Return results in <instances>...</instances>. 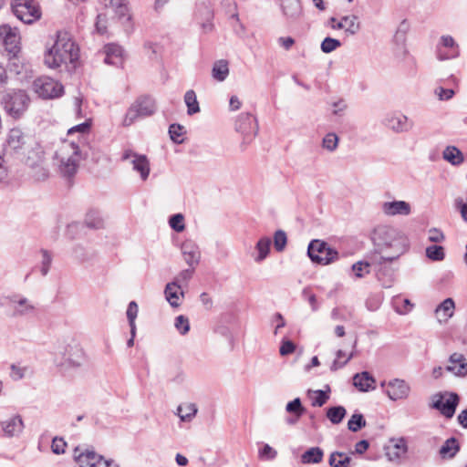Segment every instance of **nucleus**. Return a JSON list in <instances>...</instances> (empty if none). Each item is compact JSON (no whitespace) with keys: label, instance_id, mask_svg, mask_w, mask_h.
Wrapping results in <instances>:
<instances>
[{"label":"nucleus","instance_id":"nucleus-6","mask_svg":"<svg viewBox=\"0 0 467 467\" xmlns=\"http://www.w3.org/2000/svg\"><path fill=\"white\" fill-rule=\"evenodd\" d=\"M307 255L313 263L320 265H327L338 259V252L327 242L318 239L309 243Z\"/></svg>","mask_w":467,"mask_h":467},{"label":"nucleus","instance_id":"nucleus-64","mask_svg":"<svg viewBox=\"0 0 467 467\" xmlns=\"http://www.w3.org/2000/svg\"><path fill=\"white\" fill-rule=\"evenodd\" d=\"M435 93L441 100H448L454 95V91L451 88H444L441 87L436 88Z\"/></svg>","mask_w":467,"mask_h":467},{"label":"nucleus","instance_id":"nucleus-29","mask_svg":"<svg viewBox=\"0 0 467 467\" xmlns=\"http://www.w3.org/2000/svg\"><path fill=\"white\" fill-rule=\"evenodd\" d=\"M460 451V444L455 437H451L445 441L440 448L439 454L442 459H451Z\"/></svg>","mask_w":467,"mask_h":467},{"label":"nucleus","instance_id":"nucleus-34","mask_svg":"<svg viewBox=\"0 0 467 467\" xmlns=\"http://www.w3.org/2000/svg\"><path fill=\"white\" fill-rule=\"evenodd\" d=\"M441 45L444 47H450L452 48L451 54H442L441 49H438V57L441 60L453 58L458 56V46L456 45L454 39L451 36H442L441 38Z\"/></svg>","mask_w":467,"mask_h":467},{"label":"nucleus","instance_id":"nucleus-38","mask_svg":"<svg viewBox=\"0 0 467 467\" xmlns=\"http://www.w3.org/2000/svg\"><path fill=\"white\" fill-rule=\"evenodd\" d=\"M347 414L343 406H333L327 410V418L332 424H339Z\"/></svg>","mask_w":467,"mask_h":467},{"label":"nucleus","instance_id":"nucleus-17","mask_svg":"<svg viewBox=\"0 0 467 467\" xmlns=\"http://www.w3.org/2000/svg\"><path fill=\"white\" fill-rule=\"evenodd\" d=\"M194 18L204 33L213 31V11L209 6L205 5L199 6L194 14Z\"/></svg>","mask_w":467,"mask_h":467},{"label":"nucleus","instance_id":"nucleus-26","mask_svg":"<svg viewBox=\"0 0 467 467\" xmlns=\"http://www.w3.org/2000/svg\"><path fill=\"white\" fill-rule=\"evenodd\" d=\"M383 212L388 215H408L410 213V206L404 201L386 202L383 203Z\"/></svg>","mask_w":467,"mask_h":467},{"label":"nucleus","instance_id":"nucleus-56","mask_svg":"<svg viewBox=\"0 0 467 467\" xmlns=\"http://www.w3.org/2000/svg\"><path fill=\"white\" fill-rule=\"evenodd\" d=\"M276 455L277 451L269 444H265L263 448L259 450V457L263 460L271 461L274 460Z\"/></svg>","mask_w":467,"mask_h":467},{"label":"nucleus","instance_id":"nucleus-22","mask_svg":"<svg viewBox=\"0 0 467 467\" xmlns=\"http://www.w3.org/2000/svg\"><path fill=\"white\" fill-rule=\"evenodd\" d=\"M106 57L104 62L109 65H121L124 49L121 46L110 43L105 46Z\"/></svg>","mask_w":467,"mask_h":467},{"label":"nucleus","instance_id":"nucleus-25","mask_svg":"<svg viewBox=\"0 0 467 467\" xmlns=\"http://www.w3.org/2000/svg\"><path fill=\"white\" fill-rule=\"evenodd\" d=\"M1 426L6 436L13 437L22 432L24 422L19 415H16L7 420L2 421Z\"/></svg>","mask_w":467,"mask_h":467},{"label":"nucleus","instance_id":"nucleus-36","mask_svg":"<svg viewBox=\"0 0 467 467\" xmlns=\"http://www.w3.org/2000/svg\"><path fill=\"white\" fill-rule=\"evenodd\" d=\"M213 78L218 81H223L229 75L228 61L225 59L217 60L213 67Z\"/></svg>","mask_w":467,"mask_h":467},{"label":"nucleus","instance_id":"nucleus-50","mask_svg":"<svg viewBox=\"0 0 467 467\" xmlns=\"http://www.w3.org/2000/svg\"><path fill=\"white\" fill-rule=\"evenodd\" d=\"M114 12L118 17V19L123 24H130L131 22V15L129 11L128 2L121 5L120 7L114 9Z\"/></svg>","mask_w":467,"mask_h":467},{"label":"nucleus","instance_id":"nucleus-1","mask_svg":"<svg viewBox=\"0 0 467 467\" xmlns=\"http://www.w3.org/2000/svg\"><path fill=\"white\" fill-rule=\"evenodd\" d=\"M371 241L374 244L375 254L379 256H372L371 263L383 265L397 260L403 254L409 246L407 237L394 227L389 225H378L371 233Z\"/></svg>","mask_w":467,"mask_h":467},{"label":"nucleus","instance_id":"nucleus-58","mask_svg":"<svg viewBox=\"0 0 467 467\" xmlns=\"http://www.w3.org/2000/svg\"><path fill=\"white\" fill-rule=\"evenodd\" d=\"M67 442L63 438L55 437L52 441L51 449L55 454H62L65 452Z\"/></svg>","mask_w":467,"mask_h":467},{"label":"nucleus","instance_id":"nucleus-10","mask_svg":"<svg viewBox=\"0 0 467 467\" xmlns=\"http://www.w3.org/2000/svg\"><path fill=\"white\" fill-rule=\"evenodd\" d=\"M61 354L62 360L57 364V366L61 368H79L85 361V353L82 348L77 343L67 345Z\"/></svg>","mask_w":467,"mask_h":467},{"label":"nucleus","instance_id":"nucleus-54","mask_svg":"<svg viewBox=\"0 0 467 467\" xmlns=\"http://www.w3.org/2000/svg\"><path fill=\"white\" fill-rule=\"evenodd\" d=\"M40 253L42 254V262H41V274L45 276L47 275L51 264H52V255L49 251L46 249H41Z\"/></svg>","mask_w":467,"mask_h":467},{"label":"nucleus","instance_id":"nucleus-20","mask_svg":"<svg viewBox=\"0 0 467 467\" xmlns=\"http://www.w3.org/2000/svg\"><path fill=\"white\" fill-rule=\"evenodd\" d=\"M386 455L389 460H398L404 457L408 451L407 441L405 438L398 440L391 439L389 444L385 447Z\"/></svg>","mask_w":467,"mask_h":467},{"label":"nucleus","instance_id":"nucleus-37","mask_svg":"<svg viewBox=\"0 0 467 467\" xmlns=\"http://www.w3.org/2000/svg\"><path fill=\"white\" fill-rule=\"evenodd\" d=\"M329 465L331 467H349L351 458L341 451H334L329 457Z\"/></svg>","mask_w":467,"mask_h":467},{"label":"nucleus","instance_id":"nucleus-12","mask_svg":"<svg viewBox=\"0 0 467 467\" xmlns=\"http://www.w3.org/2000/svg\"><path fill=\"white\" fill-rule=\"evenodd\" d=\"M381 387H386L385 393L391 400L406 399L410 391L409 384L400 379H394L388 383L381 382Z\"/></svg>","mask_w":467,"mask_h":467},{"label":"nucleus","instance_id":"nucleus-27","mask_svg":"<svg viewBox=\"0 0 467 467\" xmlns=\"http://www.w3.org/2000/svg\"><path fill=\"white\" fill-rule=\"evenodd\" d=\"M455 305L451 298L444 299L435 309L437 319L440 323L447 322L453 315Z\"/></svg>","mask_w":467,"mask_h":467},{"label":"nucleus","instance_id":"nucleus-53","mask_svg":"<svg viewBox=\"0 0 467 467\" xmlns=\"http://www.w3.org/2000/svg\"><path fill=\"white\" fill-rule=\"evenodd\" d=\"M174 326L181 335H186L190 330L189 319L182 315L175 318Z\"/></svg>","mask_w":467,"mask_h":467},{"label":"nucleus","instance_id":"nucleus-21","mask_svg":"<svg viewBox=\"0 0 467 467\" xmlns=\"http://www.w3.org/2000/svg\"><path fill=\"white\" fill-rule=\"evenodd\" d=\"M450 363L446 367V370L452 372L454 375L459 377H464L467 375V362L464 356L461 353H453L450 356Z\"/></svg>","mask_w":467,"mask_h":467},{"label":"nucleus","instance_id":"nucleus-4","mask_svg":"<svg viewBox=\"0 0 467 467\" xmlns=\"http://www.w3.org/2000/svg\"><path fill=\"white\" fill-rule=\"evenodd\" d=\"M10 7L14 16L27 25L42 17V9L37 0H11Z\"/></svg>","mask_w":467,"mask_h":467},{"label":"nucleus","instance_id":"nucleus-30","mask_svg":"<svg viewBox=\"0 0 467 467\" xmlns=\"http://www.w3.org/2000/svg\"><path fill=\"white\" fill-rule=\"evenodd\" d=\"M133 170L140 172L142 181H146L150 174V161L146 155H136L132 160Z\"/></svg>","mask_w":467,"mask_h":467},{"label":"nucleus","instance_id":"nucleus-11","mask_svg":"<svg viewBox=\"0 0 467 467\" xmlns=\"http://www.w3.org/2000/svg\"><path fill=\"white\" fill-rule=\"evenodd\" d=\"M449 398L444 401V395L437 393L433 396L431 407L439 410L444 417L451 419L455 414L457 406L460 402V397L455 392H446Z\"/></svg>","mask_w":467,"mask_h":467},{"label":"nucleus","instance_id":"nucleus-39","mask_svg":"<svg viewBox=\"0 0 467 467\" xmlns=\"http://www.w3.org/2000/svg\"><path fill=\"white\" fill-rule=\"evenodd\" d=\"M7 69L9 72L16 75H20L24 70L25 64L19 57V54L7 55Z\"/></svg>","mask_w":467,"mask_h":467},{"label":"nucleus","instance_id":"nucleus-19","mask_svg":"<svg viewBox=\"0 0 467 467\" xmlns=\"http://www.w3.org/2000/svg\"><path fill=\"white\" fill-rule=\"evenodd\" d=\"M5 300L16 305L12 314L13 317H22L35 309L34 306L30 305L26 297L16 294L5 296Z\"/></svg>","mask_w":467,"mask_h":467},{"label":"nucleus","instance_id":"nucleus-24","mask_svg":"<svg viewBox=\"0 0 467 467\" xmlns=\"http://www.w3.org/2000/svg\"><path fill=\"white\" fill-rule=\"evenodd\" d=\"M374 383H375V379L368 371L357 373L353 377V385L362 392H367L370 389H375V386H373Z\"/></svg>","mask_w":467,"mask_h":467},{"label":"nucleus","instance_id":"nucleus-63","mask_svg":"<svg viewBox=\"0 0 467 467\" xmlns=\"http://www.w3.org/2000/svg\"><path fill=\"white\" fill-rule=\"evenodd\" d=\"M91 124L89 121H85L83 123H80L78 125H76L72 128H70L67 131L68 134H72L74 132H80L82 134L88 133L90 130Z\"/></svg>","mask_w":467,"mask_h":467},{"label":"nucleus","instance_id":"nucleus-49","mask_svg":"<svg viewBox=\"0 0 467 467\" xmlns=\"http://www.w3.org/2000/svg\"><path fill=\"white\" fill-rule=\"evenodd\" d=\"M341 47V42L338 39L327 36L321 43L320 48L323 53L328 54Z\"/></svg>","mask_w":467,"mask_h":467},{"label":"nucleus","instance_id":"nucleus-13","mask_svg":"<svg viewBox=\"0 0 467 467\" xmlns=\"http://www.w3.org/2000/svg\"><path fill=\"white\" fill-rule=\"evenodd\" d=\"M73 149V154L66 160H61L59 165V171L61 175L66 178L69 183L72 182V179L78 169V155L80 153L79 148L74 142L71 143Z\"/></svg>","mask_w":467,"mask_h":467},{"label":"nucleus","instance_id":"nucleus-42","mask_svg":"<svg viewBox=\"0 0 467 467\" xmlns=\"http://www.w3.org/2000/svg\"><path fill=\"white\" fill-rule=\"evenodd\" d=\"M197 413V408L194 403H188L185 406L177 408V415L182 421H190Z\"/></svg>","mask_w":467,"mask_h":467},{"label":"nucleus","instance_id":"nucleus-5","mask_svg":"<svg viewBox=\"0 0 467 467\" xmlns=\"http://www.w3.org/2000/svg\"><path fill=\"white\" fill-rule=\"evenodd\" d=\"M156 103L152 97L143 95L139 97L129 108L123 119V126H130L137 119L145 118L154 114Z\"/></svg>","mask_w":467,"mask_h":467},{"label":"nucleus","instance_id":"nucleus-18","mask_svg":"<svg viewBox=\"0 0 467 467\" xmlns=\"http://www.w3.org/2000/svg\"><path fill=\"white\" fill-rule=\"evenodd\" d=\"M384 123L395 132H405L412 128V123L402 114L389 115L386 117Z\"/></svg>","mask_w":467,"mask_h":467},{"label":"nucleus","instance_id":"nucleus-23","mask_svg":"<svg viewBox=\"0 0 467 467\" xmlns=\"http://www.w3.org/2000/svg\"><path fill=\"white\" fill-rule=\"evenodd\" d=\"M182 253L183 254L186 264L190 267H195L200 261L199 248L191 242H185L182 245Z\"/></svg>","mask_w":467,"mask_h":467},{"label":"nucleus","instance_id":"nucleus-9","mask_svg":"<svg viewBox=\"0 0 467 467\" xmlns=\"http://www.w3.org/2000/svg\"><path fill=\"white\" fill-rule=\"evenodd\" d=\"M20 35L16 27H11L9 25L0 26V43L3 45L7 55L20 54Z\"/></svg>","mask_w":467,"mask_h":467},{"label":"nucleus","instance_id":"nucleus-62","mask_svg":"<svg viewBox=\"0 0 467 467\" xmlns=\"http://www.w3.org/2000/svg\"><path fill=\"white\" fill-rule=\"evenodd\" d=\"M369 265L370 264L368 262L358 261L352 265V270L358 278H361L364 276L363 269H367Z\"/></svg>","mask_w":467,"mask_h":467},{"label":"nucleus","instance_id":"nucleus-61","mask_svg":"<svg viewBox=\"0 0 467 467\" xmlns=\"http://www.w3.org/2000/svg\"><path fill=\"white\" fill-rule=\"evenodd\" d=\"M10 368H11L10 377L14 380H20L25 377L26 368H21L15 364H12Z\"/></svg>","mask_w":467,"mask_h":467},{"label":"nucleus","instance_id":"nucleus-35","mask_svg":"<svg viewBox=\"0 0 467 467\" xmlns=\"http://www.w3.org/2000/svg\"><path fill=\"white\" fill-rule=\"evenodd\" d=\"M443 159L452 165H460L463 162L462 152L455 146H448L443 150Z\"/></svg>","mask_w":467,"mask_h":467},{"label":"nucleus","instance_id":"nucleus-14","mask_svg":"<svg viewBox=\"0 0 467 467\" xmlns=\"http://www.w3.org/2000/svg\"><path fill=\"white\" fill-rule=\"evenodd\" d=\"M280 6L283 15L290 25L297 23L303 16V7L300 0H281Z\"/></svg>","mask_w":467,"mask_h":467},{"label":"nucleus","instance_id":"nucleus-59","mask_svg":"<svg viewBox=\"0 0 467 467\" xmlns=\"http://www.w3.org/2000/svg\"><path fill=\"white\" fill-rule=\"evenodd\" d=\"M95 28L100 35H104L107 32V16L105 14H99L97 16Z\"/></svg>","mask_w":467,"mask_h":467},{"label":"nucleus","instance_id":"nucleus-32","mask_svg":"<svg viewBox=\"0 0 467 467\" xmlns=\"http://www.w3.org/2000/svg\"><path fill=\"white\" fill-rule=\"evenodd\" d=\"M342 22L347 36L357 35L361 28L358 17L355 15L342 16Z\"/></svg>","mask_w":467,"mask_h":467},{"label":"nucleus","instance_id":"nucleus-40","mask_svg":"<svg viewBox=\"0 0 467 467\" xmlns=\"http://www.w3.org/2000/svg\"><path fill=\"white\" fill-rule=\"evenodd\" d=\"M84 223L90 229H101L104 226V222L99 216V212L94 210L87 213Z\"/></svg>","mask_w":467,"mask_h":467},{"label":"nucleus","instance_id":"nucleus-31","mask_svg":"<svg viewBox=\"0 0 467 467\" xmlns=\"http://www.w3.org/2000/svg\"><path fill=\"white\" fill-rule=\"evenodd\" d=\"M323 450L319 447H312L301 455V462L304 464H314L322 462Z\"/></svg>","mask_w":467,"mask_h":467},{"label":"nucleus","instance_id":"nucleus-15","mask_svg":"<svg viewBox=\"0 0 467 467\" xmlns=\"http://www.w3.org/2000/svg\"><path fill=\"white\" fill-rule=\"evenodd\" d=\"M235 130L243 135L255 137L258 131L256 118L250 113H242L235 122Z\"/></svg>","mask_w":467,"mask_h":467},{"label":"nucleus","instance_id":"nucleus-57","mask_svg":"<svg viewBox=\"0 0 467 467\" xmlns=\"http://www.w3.org/2000/svg\"><path fill=\"white\" fill-rule=\"evenodd\" d=\"M296 344L293 341L284 338L281 341L279 353L281 356H287V355L294 353L296 350Z\"/></svg>","mask_w":467,"mask_h":467},{"label":"nucleus","instance_id":"nucleus-55","mask_svg":"<svg viewBox=\"0 0 467 467\" xmlns=\"http://www.w3.org/2000/svg\"><path fill=\"white\" fill-rule=\"evenodd\" d=\"M338 138L335 133L327 134L322 141V145L327 150L333 151L337 149Z\"/></svg>","mask_w":467,"mask_h":467},{"label":"nucleus","instance_id":"nucleus-46","mask_svg":"<svg viewBox=\"0 0 467 467\" xmlns=\"http://www.w3.org/2000/svg\"><path fill=\"white\" fill-rule=\"evenodd\" d=\"M366 420L360 413H354L348 421V428L353 432H357L366 426Z\"/></svg>","mask_w":467,"mask_h":467},{"label":"nucleus","instance_id":"nucleus-60","mask_svg":"<svg viewBox=\"0 0 467 467\" xmlns=\"http://www.w3.org/2000/svg\"><path fill=\"white\" fill-rule=\"evenodd\" d=\"M428 239L431 243H441L445 239V236L441 230L437 228H431L429 230Z\"/></svg>","mask_w":467,"mask_h":467},{"label":"nucleus","instance_id":"nucleus-45","mask_svg":"<svg viewBox=\"0 0 467 467\" xmlns=\"http://www.w3.org/2000/svg\"><path fill=\"white\" fill-rule=\"evenodd\" d=\"M285 410L287 413L296 415L297 417H302L306 411V408L302 405L300 398H296L289 401L285 406Z\"/></svg>","mask_w":467,"mask_h":467},{"label":"nucleus","instance_id":"nucleus-8","mask_svg":"<svg viewBox=\"0 0 467 467\" xmlns=\"http://www.w3.org/2000/svg\"><path fill=\"white\" fill-rule=\"evenodd\" d=\"M34 91L42 99H53L64 94V86L48 77H40L33 82Z\"/></svg>","mask_w":467,"mask_h":467},{"label":"nucleus","instance_id":"nucleus-3","mask_svg":"<svg viewBox=\"0 0 467 467\" xmlns=\"http://www.w3.org/2000/svg\"><path fill=\"white\" fill-rule=\"evenodd\" d=\"M30 98L23 89H13L5 93L1 99L5 111L15 119H19L30 105Z\"/></svg>","mask_w":467,"mask_h":467},{"label":"nucleus","instance_id":"nucleus-43","mask_svg":"<svg viewBox=\"0 0 467 467\" xmlns=\"http://www.w3.org/2000/svg\"><path fill=\"white\" fill-rule=\"evenodd\" d=\"M185 133V128L181 124L173 123L169 127L170 138L176 144L183 143Z\"/></svg>","mask_w":467,"mask_h":467},{"label":"nucleus","instance_id":"nucleus-48","mask_svg":"<svg viewBox=\"0 0 467 467\" xmlns=\"http://www.w3.org/2000/svg\"><path fill=\"white\" fill-rule=\"evenodd\" d=\"M287 244V236L285 231L277 230L274 234V247L277 252H283Z\"/></svg>","mask_w":467,"mask_h":467},{"label":"nucleus","instance_id":"nucleus-16","mask_svg":"<svg viewBox=\"0 0 467 467\" xmlns=\"http://www.w3.org/2000/svg\"><path fill=\"white\" fill-rule=\"evenodd\" d=\"M26 140L27 136L19 128L11 129L7 135L5 150L19 151L26 145Z\"/></svg>","mask_w":467,"mask_h":467},{"label":"nucleus","instance_id":"nucleus-51","mask_svg":"<svg viewBox=\"0 0 467 467\" xmlns=\"http://www.w3.org/2000/svg\"><path fill=\"white\" fill-rule=\"evenodd\" d=\"M170 226L175 232H182L185 228L184 225V217L182 213H175L171 215L169 219Z\"/></svg>","mask_w":467,"mask_h":467},{"label":"nucleus","instance_id":"nucleus-2","mask_svg":"<svg viewBox=\"0 0 467 467\" xmlns=\"http://www.w3.org/2000/svg\"><path fill=\"white\" fill-rule=\"evenodd\" d=\"M78 58V46L67 33L58 32L54 45L45 53L44 62L50 68L65 65L67 71H72L76 69Z\"/></svg>","mask_w":467,"mask_h":467},{"label":"nucleus","instance_id":"nucleus-47","mask_svg":"<svg viewBox=\"0 0 467 467\" xmlns=\"http://www.w3.org/2000/svg\"><path fill=\"white\" fill-rule=\"evenodd\" d=\"M426 255L432 261H442L445 257L444 248L441 245H430L426 248Z\"/></svg>","mask_w":467,"mask_h":467},{"label":"nucleus","instance_id":"nucleus-44","mask_svg":"<svg viewBox=\"0 0 467 467\" xmlns=\"http://www.w3.org/2000/svg\"><path fill=\"white\" fill-rule=\"evenodd\" d=\"M139 307L135 301L130 302L127 308V318L129 321V326L130 327V334L136 336V324L135 320L138 316Z\"/></svg>","mask_w":467,"mask_h":467},{"label":"nucleus","instance_id":"nucleus-52","mask_svg":"<svg viewBox=\"0 0 467 467\" xmlns=\"http://www.w3.org/2000/svg\"><path fill=\"white\" fill-rule=\"evenodd\" d=\"M330 391L329 387L327 386V391H324L321 389L315 390L316 394L315 399L312 400V406L322 407L327 401L329 400L328 392Z\"/></svg>","mask_w":467,"mask_h":467},{"label":"nucleus","instance_id":"nucleus-33","mask_svg":"<svg viewBox=\"0 0 467 467\" xmlns=\"http://www.w3.org/2000/svg\"><path fill=\"white\" fill-rule=\"evenodd\" d=\"M271 239L269 237H262L258 240L255 244V250L257 251V255L254 257V261L256 263H261L264 261L269 254L270 247H271Z\"/></svg>","mask_w":467,"mask_h":467},{"label":"nucleus","instance_id":"nucleus-28","mask_svg":"<svg viewBox=\"0 0 467 467\" xmlns=\"http://www.w3.org/2000/svg\"><path fill=\"white\" fill-rule=\"evenodd\" d=\"M181 285L176 281H172L166 285L164 294L167 301L172 307L180 306V295L183 296V292L181 290Z\"/></svg>","mask_w":467,"mask_h":467},{"label":"nucleus","instance_id":"nucleus-7","mask_svg":"<svg viewBox=\"0 0 467 467\" xmlns=\"http://www.w3.org/2000/svg\"><path fill=\"white\" fill-rule=\"evenodd\" d=\"M74 459L79 467H119L113 460L105 459L92 448L81 451L77 447L74 450Z\"/></svg>","mask_w":467,"mask_h":467},{"label":"nucleus","instance_id":"nucleus-41","mask_svg":"<svg viewBox=\"0 0 467 467\" xmlns=\"http://www.w3.org/2000/svg\"><path fill=\"white\" fill-rule=\"evenodd\" d=\"M184 102L187 106L188 115H193L200 111L199 102L195 92L192 89L186 91L184 95Z\"/></svg>","mask_w":467,"mask_h":467}]
</instances>
